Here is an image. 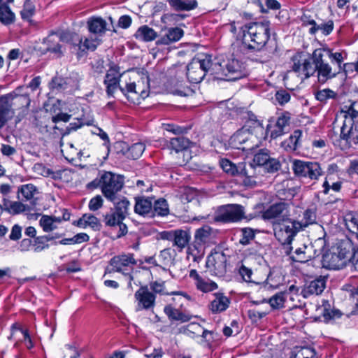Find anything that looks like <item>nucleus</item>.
Here are the masks:
<instances>
[{
    "mask_svg": "<svg viewBox=\"0 0 358 358\" xmlns=\"http://www.w3.org/2000/svg\"><path fill=\"white\" fill-rule=\"evenodd\" d=\"M242 31L243 45L248 49L260 50L270 37V23L267 20L249 23Z\"/></svg>",
    "mask_w": 358,
    "mask_h": 358,
    "instance_id": "nucleus-1",
    "label": "nucleus"
},
{
    "mask_svg": "<svg viewBox=\"0 0 358 358\" xmlns=\"http://www.w3.org/2000/svg\"><path fill=\"white\" fill-rule=\"evenodd\" d=\"M120 91L127 100L134 104L140 103L149 94L148 78L135 80L129 76H124L120 84Z\"/></svg>",
    "mask_w": 358,
    "mask_h": 358,
    "instance_id": "nucleus-2",
    "label": "nucleus"
},
{
    "mask_svg": "<svg viewBox=\"0 0 358 358\" xmlns=\"http://www.w3.org/2000/svg\"><path fill=\"white\" fill-rule=\"evenodd\" d=\"M215 236V231L208 225L196 229L194 241L188 245L187 250V258L197 262L201 259L204 253L203 246L209 243Z\"/></svg>",
    "mask_w": 358,
    "mask_h": 358,
    "instance_id": "nucleus-3",
    "label": "nucleus"
},
{
    "mask_svg": "<svg viewBox=\"0 0 358 358\" xmlns=\"http://www.w3.org/2000/svg\"><path fill=\"white\" fill-rule=\"evenodd\" d=\"M306 225L290 218L284 219L282 222H273L274 236L282 245H289L296 234Z\"/></svg>",
    "mask_w": 358,
    "mask_h": 358,
    "instance_id": "nucleus-4",
    "label": "nucleus"
},
{
    "mask_svg": "<svg viewBox=\"0 0 358 358\" xmlns=\"http://www.w3.org/2000/svg\"><path fill=\"white\" fill-rule=\"evenodd\" d=\"M124 185V178L122 176L110 171L100 173L98 186L101 188L103 195L109 201L115 202L117 193Z\"/></svg>",
    "mask_w": 358,
    "mask_h": 358,
    "instance_id": "nucleus-5",
    "label": "nucleus"
},
{
    "mask_svg": "<svg viewBox=\"0 0 358 358\" xmlns=\"http://www.w3.org/2000/svg\"><path fill=\"white\" fill-rule=\"evenodd\" d=\"M325 51L324 48H317L312 54L313 65L315 66L317 80L324 84L327 80L335 78L339 71L334 69L325 59Z\"/></svg>",
    "mask_w": 358,
    "mask_h": 358,
    "instance_id": "nucleus-6",
    "label": "nucleus"
},
{
    "mask_svg": "<svg viewBox=\"0 0 358 358\" xmlns=\"http://www.w3.org/2000/svg\"><path fill=\"white\" fill-rule=\"evenodd\" d=\"M292 167L296 176L311 180H317L323 173L320 164L316 162L294 159Z\"/></svg>",
    "mask_w": 358,
    "mask_h": 358,
    "instance_id": "nucleus-7",
    "label": "nucleus"
},
{
    "mask_svg": "<svg viewBox=\"0 0 358 358\" xmlns=\"http://www.w3.org/2000/svg\"><path fill=\"white\" fill-rule=\"evenodd\" d=\"M137 264L134 254H122L113 257L109 262V266L106 268V273H121L123 275H129L130 280H133V276L130 272L133 271L134 266Z\"/></svg>",
    "mask_w": 358,
    "mask_h": 358,
    "instance_id": "nucleus-8",
    "label": "nucleus"
},
{
    "mask_svg": "<svg viewBox=\"0 0 358 358\" xmlns=\"http://www.w3.org/2000/svg\"><path fill=\"white\" fill-rule=\"evenodd\" d=\"M210 63V55L194 57L187 66V77L189 82L200 83L206 73L207 65Z\"/></svg>",
    "mask_w": 358,
    "mask_h": 358,
    "instance_id": "nucleus-9",
    "label": "nucleus"
},
{
    "mask_svg": "<svg viewBox=\"0 0 358 358\" xmlns=\"http://www.w3.org/2000/svg\"><path fill=\"white\" fill-rule=\"evenodd\" d=\"M80 80L81 77L77 72H71L66 78L55 76L50 83V88L58 92H71L79 88Z\"/></svg>",
    "mask_w": 358,
    "mask_h": 358,
    "instance_id": "nucleus-10",
    "label": "nucleus"
},
{
    "mask_svg": "<svg viewBox=\"0 0 358 358\" xmlns=\"http://www.w3.org/2000/svg\"><path fill=\"white\" fill-rule=\"evenodd\" d=\"M67 42L70 45L71 52L76 53L78 57H83L86 50H94L99 43L96 39L90 38H85L83 43L82 39L76 34L71 35V38Z\"/></svg>",
    "mask_w": 358,
    "mask_h": 358,
    "instance_id": "nucleus-11",
    "label": "nucleus"
},
{
    "mask_svg": "<svg viewBox=\"0 0 358 358\" xmlns=\"http://www.w3.org/2000/svg\"><path fill=\"white\" fill-rule=\"evenodd\" d=\"M124 76H128V75L124 73H121L117 66L113 65L110 67L103 81L108 96H113L117 88L120 90V84Z\"/></svg>",
    "mask_w": 358,
    "mask_h": 358,
    "instance_id": "nucleus-12",
    "label": "nucleus"
},
{
    "mask_svg": "<svg viewBox=\"0 0 358 358\" xmlns=\"http://www.w3.org/2000/svg\"><path fill=\"white\" fill-rule=\"evenodd\" d=\"M245 217L243 207L238 204H230L222 207L217 220L224 222H238Z\"/></svg>",
    "mask_w": 358,
    "mask_h": 358,
    "instance_id": "nucleus-13",
    "label": "nucleus"
},
{
    "mask_svg": "<svg viewBox=\"0 0 358 358\" xmlns=\"http://www.w3.org/2000/svg\"><path fill=\"white\" fill-rule=\"evenodd\" d=\"M231 144L237 149L251 150L255 147L254 136L243 127L238 129L230 138Z\"/></svg>",
    "mask_w": 358,
    "mask_h": 358,
    "instance_id": "nucleus-14",
    "label": "nucleus"
},
{
    "mask_svg": "<svg viewBox=\"0 0 358 358\" xmlns=\"http://www.w3.org/2000/svg\"><path fill=\"white\" fill-rule=\"evenodd\" d=\"M248 120L243 128L254 136L255 145L259 146L262 140L266 138V131L262 122L254 114H248Z\"/></svg>",
    "mask_w": 358,
    "mask_h": 358,
    "instance_id": "nucleus-15",
    "label": "nucleus"
},
{
    "mask_svg": "<svg viewBox=\"0 0 358 358\" xmlns=\"http://www.w3.org/2000/svg\"><path fill=\"white\" fill-rule=\"evenodd\" d=\"M227 257L222 252H215L210 255L206 260V267L215 275L222 276L227 270Z\"/></svg>",
    "mask_w": 358,
    "mask_h": 358,
    "instance_id": "nucleus-16",
    "label": "nucleus"
},
{
    "mask_svg": "<svg viewBox=\"0 0 358 358\" xmlns=\"http://www.w3.org/2000/svg\"><path fill=\"white\" fill-rule=\"evenodd\" d=\"M266 220H273V222H282L289 218L288 206L284 202H280L269 206L263 213Z\"/></svg>",
    "mask_w": 358,
    "mask_h": 358,
    "instance_id": "nucleus-17",
    "label": "nucleus"
},
{
    "mask_svg": "<svg viewBox=\"0 0 358 358\" xmlns=\"http://www.w3.org/2000/svg\"><path fill=\"white\" fill-rule=\"evenodd\" d=\"M220 166L224 172L231 176L243 175L248 178L252 176L250 174V171L254 169L252 164H250L248 168H246L244 164H239L236 166L229 159H222L220 160Z\"/></svg>",
    "mask_w": 358,
    "mask_h": 358,
    "instance_id": "nucleus-18",
    "label": "nucleus"
},
{
    "mask_svg": "<svg viewBox=\"0 0 358 358\" xmlns=\"http://www.w3.org/2000/svg\"><path fill=\"white\" fill-rule=\"evenodd\" d=\"M341 137L355 144H358V120L352 121V118L344 120L341 129Z\"/></svg>",
    "mask_w": 358,
    "mask_h": 358,
    "instance_id": "nucleus-19",
    "label": "nucleus"
},
{
    "mask_svg": "<svg viewBox=\"0 0 358 358\" xmlns=\"http://www.w3.org/2000/svg\"><path fill=\"white\" fill-rule=\"evenodd\" d=\"M135 298L138 301V310L149 309L155 306V295L147 287H140L135 293Z\"/></svg>",
    "mask_w": 358,
    "mask_h": 358,
    "instance_id": "nucleus-20",
    "label": "nucleus"
},
{
    "mask_svg": "<svg viewBox=\"0 0 358 358\" xmlns=\"http://www.w3.org/2000/svg\"><path fill=\"white\" fill-rule=\"evenodd\" d=\"M225 74L224 80L234 81L245 76L243 68L240 62L234 59L224 62Z\"/></svg>",
    "mask_w": 358,
    "mask_h": 358,
    "instance_id": "nucleus-21",
    "label": "nucleus"
},
{
    "mask_svg": "<svg viewBox=\"0 0 358 358\" xmlns=\"http://www.w3.org/2000/svg\"><path fill=\"white\" fill-rule=\"evenodd\" d=\"M39 192L32 184L24 185V212L27 209H34L38 204Z\"/></svg>",
    "mask_w": 358,
    "mask_h": 358,
    "instance_id": "nucleus-22",
    "label": "nucleus"
},
{
    "mask_svg": "<svg viewBox=\"0 0 358 358\" xmlns=\"http://www.w3.org/2000/svg\"><path fill=\"white\" fill-rule=\"evenodd\" d=\"M124 219V218L122 217H120V215H118L115 211L106 213L103 216V222L106 226L110 227H119V231L117 235V238H120L127 233V227L122 222Z\"/></svg>",
    "mask_w": 358,
    "mask_h": 358,
    "instance_id": "nucleus-23",
    "label": "nucleus"
},
{
    "mask_svg": "<svg viewBox=\"0 0 358 358\" xmlns=\"http://www.w3.org/2000/svg\"><path fill=\"white\" fill-rule=\"evenodd\" d=\"M325 287V277L320 276L319 278L306 284L302 290L303 296L306 298L313 294L319 295L322 293Z\"/></svg>",
    "mask_w": 358,
    "mask_h": 358,
    "instance_id": "nucleus-24",
    "label": "nucleus"
},
{
    "mask_svg": "<svg viewBox=\"0 0 358 358\" xmlns=\"http://www.w3.org/2000/svg\"><path fill=\"white\" fill-rule=\"evenodd\" d=\"M292 70L301 76H304L306 78L313 76L316 72L315 66L307 59H301L297 61L294 59Z\"/></svg>",
    "mask_w": 358,
    "mask_h": 358,
    "instance_id": "nucleus-25",
    "label": "nucleus"
},
{
    "mask_svg": "<svg viewBox=\"0 0 358 358\" xmlns=\"http://www.w3.org/2000/svg\"><path fill=\"white\" fill-rule=\"evenodd\" d=\"M348 263L334 249L332 252L326 254L323 257V265L329 269L339 270L346 266Z\"/></svg>",
    "mask_w": 358,
    "mask_h": 358,
    "instance_id": "nucleus-26",
    "label": "nucleus"
},
{
    "mask_svg": "<svg viewBox=\"0 0 358 358\" xmlns=\"http://www.w3.org/2000/svg\"><path fill=\"white\" fill-rule=\"evenodd\" d=\"M354 245L349 238L340 240L337 242L334 250L345 262L349 264L352 258V254L354 250Z\"/></svg>",
    "mask_w": 358,
    "mask_h": 358,
    "instance_id": "nucleus-27",
    "label": "nucleus"
},
{
    "mask_svg": "<svg viewBox=\"0 0 358 358\" xmlns=\"http://www.w3.org/2000/svg\"><path fill=\"white\" fill-rule=\"evenodd\" d=\"M191 234L189 231L176 229L173 246L176 247L178 252H182L185 248L189 245Z\"/></svg>",
    "mask_w": 358,
    "mask_h": 358,
    "instance_id": "nucleus-28",
    "label": "nucleus"
},
{
    "mask_svg": "<svg viewBox=\"0 0 358 358\" xmlns=\"http://www.w3.org/2000/svg\"><path fill=\"white\" fill-rule=\"evenodd\" d=\"M88 30L90 33L101 36L107 30V22L101 17H92L87 22Z\"/></svg>",
    "mask_w": 358,
    "mask_h": 358,
    "instance_id": "nucleus-29",
    "label": "nucleus"
},
{
    "mask_svg": "<svg viewBox=\"0 0 358 358\" xmlns=\"http://www.w3.org/2000/svg\"><path fill=\"white\" fill-rule=\"evenodd\" d=\"M73 224L83 229L90 227L95 231L100 230L101 224L99 219L92 214H84L78 220L73 222Z\"/></svg>",
    "mask_w": 358,
    "mask_h": 358,
    "instance_id": "nucleus-30",
    "label": "nucleus"
},
{
    "mask_svg": "<svg viewBox=\"0 0 358 358\" xmlns=\"http://www.w3.org/2000/svg\"><path fill=\"white\" fill-rule=\"evenodd\" d=\"M206 67V73L209 72L211 75H214L215 78L224 80L225 74L224 61H222L218 57L212 59L210 57V63Z\"/></svg>",
    "mask_w": 358,
    "mask_h": 358,
    "instance_id": "nucleus-31",
    "label": "nucleus"
},
{
    "mask_svg": "<svg viewBox=\"0 0 358 358\" xmlns=\"http://www.w3.org/2000/svg\"><path fill=\"white\" fill-rule=\"evenodd\" d=\"M13 115L9 97L4 96L0 97V129L3 127L8 119Z\"/></svg>",
    "mask_w": 358,
    "mask_h": 358,
    "instance_id": "nucleus-32",
    "label": "nucleus"
},
{
    "mask_svg": "<svg viewBox=\"0 0 358 358\" xmlns=\"http://www.w3.org/2000/svg\"><path fill=\"white\" fill-rule=\"evenodd\" d=\"M182 35L183 31L180 28H170L167 30L164 36L157 40L156 43L157 45H169L173 42L179 41Z\"/></svg>",
    "mask_w": 358,
    "mask_h": 358,
    "instance_id": "nucleus-33",
    "label": "nucleus"
},
{
    "mask_svg": "<svg viewBox=\"0 0 358 358\" xmlns=\"http://www.w3.org/2000/svg\"><path fill=\"white\" fill-rule=\"evenodd\" d=\"M302 132L299 129L294 131L289 137L281 143V147L287 152H294L300 146Z\"/></svg>",
    "mask_w": 358,
    "mask_h": 358,
    "instance_id": "nucleus-34",
    "label": "nucleus"
},
{
    "mask_svg": "<svg viewBox=\"0 0 358 358\" xmlns=\"http://www.w3.org/2000/svg\"><path fill=\"white\" fill-rule=\"evenodd\" d=\"M229 299L223 294H215V299L211 301L209 308L213 313L224 311L229 305Z\"/></svg>",
    "mask_w": 358,
    "mask_h": 358,
    "instance_id": "nucleus-35",
    "label": "nucleus"
},
{
    "mask_svg": "<svg viewBox=\"0 0 358 358\" xmlns=\"http://www.w3.org/2000/svg\"><path fill=\"white\" fill-rule=\"evenodd\" d=\"M136 39L150 42L154 41L157 37V33L148 25L140 27L134 34Z\"/></svg>",
    "mask_w": 358,
    "mask_h": 358,
    "instance_id": "nucleus-36",
    "label": "nucleus"
},
{
    "mask_svg": "<svg viewBox=\"0 0 358 358\" xmlns=\"http://www.w3.org/2000/svg\"><path fill=\"white\" fill-rule=\"evenodd\" d=\"M62 222L59 217L42 215L39 223L45 232H50L57 228V224Z\"/></svg>",
    "mask_w": 358,
    "mask_h": 358,
    "instance_id": "nucleus-37",
    "label": "nucleus"
},
{
    "mask_svg": "<svg viewBox=\"0 0 358 358\" xmlns=\"http://www.w3.org/2000/svg\"><path fill=\"white\" fill-rule=\"evenodd\" d=\"M152 210V198L141 197L136 199L134 210L139 215H147Z\"/></svg>",
    "mask_w": 358,
    "mask_h": 358,
    "instance_id": "nucleus-38",
    "label": "nucleus"
},
{
    "mask_svg": "<svg viewBox=\"0 0 358 358\" xmlns=\"http://www.w3.org/2000/svg\"><path fill=\"white\" fill-rule=\"evenodd\" d=\"M164 310L169 319L171 320L187 322L190 320L189 315L171 305L166 306Z\"/></svg>",
    "mask_w": 358,
    "mask_h": 358,
    "instance_id": "nucleus-39",
    "label": "nucleus"
},
{
    "mask_svg": "<svg viewBox=\"0 0 358 358\" xmlns=\"http://www.w3.org/2000/svg\"><path fill=\"white\" fill-rule=\"evenodd\" d=\"M315 351L309 347L296 346L293 348L290 358H317Z\"/></svg>",
    "mask_w": 358,
    "mask_h": 358,
    "instance_id": "nucleus-40",
    "label": "nucleus"
},
{
    "mask_svg": "<svg viewBox=\"0 0 358 358\" xmlns=\"http://www.w3.org/2000/svg\"><path fill=\"white\" fill-rule=\"evenodd\" d=\"M345 224L348 230L358 240V215L349 213L345 216Z\"/></svg>",
    "mask_w": 358,
    "mask_h": 358,
    "instance_id": "nucleus-41",
    "label": "nucleus"
},
{
    "mask_svg": "<svg viewBox=\"0 0 358 358\" xmlns=\"http://www.w3.org/2000/svg\"><path fill=\"white\" fill-rule=\"evenodd\" d=\"M310 249L311 248H308L306 245L296 248L292 255V259L298 262H308L312 257L310 252Z\"/></svg>",
    "mask_w": 358,
    "mask_h": 358,
    "instance_id": "nucleus-42",
    "label": "nucleus"
},
{
    "mask_svg": "<svg viewBox=\"0 0 358 358\" xmlns=\"http://www.w3.org/2000/svg\"><path fill=\"white\" fill-rule=\"evenodd\" d=\"M60 236V235H57L56 236H43L36 238L34 239L33 250L35 252H40L45 248H48V241L53 240L55 238H59Z\"/></svg>",
    "mask_w": 358,
    "mask_h": 358,
    "instance_id": "nucleus-43",
    "label": "nucleus"
},
{
    "mask_svg": "<svg viewBox=\"0 0 358 358\" xmlns=\"http://www.w3.org/2000/svg\"><path fill=\"white\" fill-rule=\"evenodd\" d=\"M288 293L285 292H278L271 296L268 303L272 308L280 309L284 307V304Z\"/></svg>",
    "mask_w": 358,
    "mask_h": 358,
    "instance_id": "nucleus-44",
    "label": "nucleus"
},
{
    "mask_svg": "<svg viewBox=\"0 0 358 358\" xmlns=\"http://www.w3.org/2000/svg\"><path fill=\"white\" fill-rule=\"evenodd\" d=\"M315 96L317 101L327 103L329 99H336L338 97V94L332 90L326 88L317 91L315 93Z\"/></svg>",
    "mask_w": 358,
    "mask_h": 358,
    "instance_id": "nucleus-45",
    "label": "nucleus"
},
{
    "mask_svg": "<svg viewBox=\"0 0 358 358\" xmlns=\"http://www.w3.org/2000/svg\"><path fill=\"white\" fill-rule=\"evenodd\" d=\"M48 43L47 51L53 53L57 57H61L63 55L64 48L61 44L55 41L54 37L49 36L47 38Z\"/></svg>",
    "mask_w": 358,
    "mask_h": 358,
    "instance_id": "nucleus-46",
    "label": "nucleus"
},
{
    "mask_svg": "<svg viewBox=\"0 0 358 358\" xmlns=\"http://www.w3.org/2000/svg\"><path fill=\"white\" fill-rule=\"evenodd\" d=\"M169 2L176 10H189L195 7V2L189 0H169Z\"/></svg>",
    "mask_w": 358,
    "mask_h": 358,
    "instance_id": "nucleus-47",
    "label": "nucleus"
},
{
    "mask_svg": "<svg viewBox=\"0 0 358 358\" xmlns=\"http://www.w3.org/2000/svg\"><path fill=\"white\" fill-rule=\"evenodd\" d=\"M189 145V141L182 136L173 138L170 141V148L176 152L186 149Z\"/></svg>",
    "mask_w": 358,
    "mask_h": 358,
    "instance_id": "nucleus-48",
    "label": "nucleus"
},
{
    "mask_svg": "<svg viewBox=\"0 0 358 358\" xmlns=\"http://www.w3.org/2000/svg\"><path fill=\"white\" fill-rule=\"evenodd\" d=\"M341 113L343 114L345 120L352 118V121H356L355 118L358 116V101L351 102L349 106H345Z\"/></svg>",
    "mask_w": 358,
    "mask_h": 358,
    "instance_id": "nucleus-49",
    "label": "nucleus"
},
{
    "mask_svg": "<svg viewBox=\"0 0 358 358\" xmlns=\"http://www.w3.org/2000/svg\"><path fill=\"white\" fill-rule=\"evenodd\" d=\"M152 209L155 214L160 216L166 215L169 213L168 203L164 199L156 200L152 203Z\"/></svg>",
    "mask_w": 358,
    "mask_h": 358,
    "instance_id": "nucleus-50",
    "label": "nucleus"
},
{
    "mask_svg": "<svg viewBox=\"0 0 358 358\" xmlns=\"http://www.w3.org/2000/svg\"><path fill=\"white\" fill-rule=\"evenodd\" d=\"M196 288L203 292H209L217 289V285L210 280L201 278L198 282H195Z\"/></svg>",
    "mask_w": 358,
    "mask_h": 358,
    "instance_id": "nucleus-51",
    "label": "nucleus"
},
{
    "mask_svg": "<svg viewBox=\"0 0 358 358\" xmlns=\"http://www.w3.org/2000/svg\"><path fill=\"white\" fill-rule=\"evenodd\" d=\"M113 203H115V212L120 215V217L125 218L127 215L128 214L129 201L127 199L123 198L118 201L116 199L115 201Z\"/></svg>",
    "mask_w": 358,
    "mask_h": 358,
    "instance_id": "nucleus-52",
    "label": "nucleus"
},
{
    "mask_svg": "<svg viewBox=\"0 0 358 358\" xmlns=\"http://www.w3.org/2000/svg\"><path fill=\"white\" fill-rule=\"evenodd\" d=\"M145 149V146L142 143H136L133 144L127 151V155L129 157L132 158L133 159H136L139 158L142 154L143 153Z\"/></svg>",
    "mask_w": 358,
    "mask_h": 358,
    "instance_id": "nucleus-53",
    "label": "nucleus"
},
{
    "mask_svg": "<svg viewBox=\"0 0 358 358\" xmlns=\"http://www.w3.org/2000/svg\"><path fill=\"white\" fill-rule=\"evenodd\" d=\"M291 120V114L288 112H283L277 118L275 124L286 132L289 127Z\"/></svg>",
    "mask_w": 358,
    "mask_h": 358,
    "instance_id": "nucleus-54",
    "label": "nucleus"
},
{
    "mask_svg": "<svg viewBox=\"0 0 358 358\" xmlns=\"http://www.w3.org/2000/svg\"><path fill=\"white\" fill-rule=\"evenodd\" d=\"M35 2L36 0H25L24 3V22L26 20L29 24H33V20L29 17L34 13Z\"/></svg>",
    "mask_w": 358,
    "mask_h": 358,
    "instance_id": "nucleus-55",
    "label": "nucleus"
},
{
    "mask_svg": "<svg viewBox=\"0 0 358 358\" xmlns=\"http://www.w3.org/2000/svg\"><path fill=\"white\" fill-rule=\"evenodd\" d=\"M325 51V57H328L329 59H331L334 60L337 64H338V71H339V73L341 70H343V66L342 67L341 64L343 62L345 57H346V55L345 57L343 56V54L342 52H332L331 50L329 48H324Z\"/></svg>",
    "mask_w": 358,
    "mask_h": 358,
    "instance_id": "nucleus-56",
    "label": "nucleus"
},
{
    "mask_svg": "<svg viewBox=\"0 0 358 358\" xmlns=\"http://www.w3.org/2000/svg\"><path fill=\"white\" fill-rule=\"evenodd\" d=\"M14 14L11 12L6 4L0 6V21L3 24H9L13 22Z\"/></svg>",
    "mask_w": 358,
    "mask_h": 358,
    "instance_id": "nucleus-57",
    "label": "nucleus"
},
{
    "mask_svg": "<svg viewBox=\"0 0 358 358\" xmlns=\"http://www.w3.org/2000/svg\"><path fill=\"white\" fill-rule=\"evenodd\" d=\"M269 158L268 152L266 150H261L254 156L253 163L258 166H265Z\"/></svg>",
    "mask_w": 358,
    "mask_h": 358,
    "instance_id": "nucleus-58",
    "label": "nucleus"
},
{
    "mask_svg": "<svg viewBox=\"0 0 358 358\" xmlns=\"http://www.w3.org/2000/svg\"><path fill=\"white\" fill-rule=\"evenodd\" d=\"M171 294L180 296L178 299L173 298V300L175 301L180 302V307L178 309L185 313L187 310V306L183 303L182 301L185 299L188 301H192V297L187 294L186 293L181 292H171Z\"/></svg>",
    "mask_w": 358,
    "mask_h": 358,
    "instance_id": "nucleus-59",
    "label": "nucleus"
},
{
    "mask_svg": "<svg viewBox=\"0 0 358 358\" xmlns=\"http://www.w3.org/2000/svg\"><path fill=\"white\" fill-rule=\"evenodd\" d=\"M265 131L266 136L267 134L270 133V136L273 139L277 138L285 133L283 130H282V129L278 127L276 124H268L266 127V129H265Z\"/></svg>",
    "mask_w": 358,
    "mask_h": 358,
    "instance_id": "nucleus-60",
    "label": "nucleus"
},
{
    "mask_svg": "<svg viewBox=\"0 0 358 358\" xmlns=\"http://www.w3.org/2000/svg\"><path fill=\"white\" fill-rule=\"evenodd\" d=\"M242 237L240 243L243 245H247L255 238V231L251 228H243L241 229Z\"/></svg>",
    "mask_w": 358,
    "mask_h": 358,
    "instance_id": "nucleus-61",
    "label": "nucleus"
},
{
    "mask_svg": "<svg viewBox=\"0 0 358 358\" xmlns=\"http://www.w3.org/2000/svg\"><path fill=\"white\" fill-rule=\"evenodd\" d=\"M275 100L280 105H284L289 101L290 94L285 90H280L276 92L275 94Z\"/></svg>",
    "mask_w": 358,
    "mask_h": 358,
    "instance_id": "nucleus-62",
    "label": "nucleus"
},
{
    "mask_svg": "<svg viewBox=\"0 0 358 358\" xmlns=\"http://www.w3.org/2000/svg\"><path fill=\"white\" fill-rule=\"evenodd\" d=\"M103 200L100 195L92 198L89 202V209L92 211H96L103 206Z\"/></svg>",
    "mask_w": 358,
    "mask_h": 358,
    "instance_id": "nucleus-63",
    "label": "nucleus"
},
{
    "mask_svg": "<svg viewBox=\"0 0 358 358\" xmlns=\"http://www.w3.org/2000/svg\"><path fill=\"white\" fill-rule=\"evenodd\" d=\"M280 162L275 159L269 158L268 162L265 164V169L270 173L278 171L280 169Z\"/></svg>",
    "mask_w": 358,
    "mask_h": 358,
    "instance_id": "nucleus-64",
    "label": "nucleus"
}]
</instances>
